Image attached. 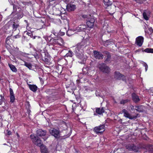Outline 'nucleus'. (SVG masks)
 <instances>
[{
    "label": "nucleus",
    "instance_id": "nucleus-23",
    "mask_svg": "<svg viewBox=\"0 0 153 153\" xmlns=\"http://www.w3.org/2000/svg\"><path fill=\"white\" fill-rule=\"evenodd\" d=\"M27 35L30 36L31 38H33V39H36V38L39 39L40 40H41V37L39 36H33V34L31 32H27Z\"/></svg>",
    "mask_w": 153,
    "mask_h": 153
},
{
    "label": "nucleus",
    "instance_id": "nucleus-19",
    "mask_svg": "<svg viewBox=\"0 0 153 153\" xmlns=\"http://www.w3.org/2000/svg\"><path fill=\"white\" fill-rule=\"evenodd\" d=\"M29 87L30 89L33 92H36L37 88V86L34 85H29Z\"/></svg>",
    "mask_w": 153,
    "mask_h": 153
},
{
    "label": "nucleus",
    "instance_id": "nucleus-17",
    "mask_svg": "<svg viewBox=\"0 0 153 153\" xmlns=\"http://www.w3.org/2000/svg\"><path fill=\"white\" fill-rule=\"evenodd\" d=\"M104 53L107 55V58L105 61V62H109L110 61L111 56L109 53L107 51H105L104 52Z\"/></svg>",
    "mask_w": 153,
    "mask_h": 153
},
{
    "label": "nucleus",
    "instance_id": "nucleus-4",
    "mask_svg": "<svg viewBox=\"0 0 153 153\" xmlns=\"http://www.w3.org/2000/svg\"><path fill=\"white\" fill-rule=\"evenodd\" d=\"M98 66L99 69L103 72L108 73L110 71L109 68L104 63L99 64Z\"/></svg>",
    "mask_w": 153,
    "mask_h": 153
},
{
    "label": "nucleus",
    "instance_id": "nucleus-39",
    "mask_svg": "<svg viewBox=\"0 0 153 153\" xmlns=\"http://www.w3.org/2000/svg\"><path fill=\"white\" fill-rule=\"evenodd\" d=\"M0 96L1 97V99H0L1 100L4 101V96H3L2 94H1Z\"/></svg>",
    "mask_w": 153,
    "mask_h": 153
},
{
    "label": "nucleus",
    "instance_id": "nucleus-10",
    "mask_svg": "<svg viewBox=\"0 0 153 153\" xmlns=\"http://www.w3.org/2000/svg\"><path fill=\"white\" fill-rule=\"evenodd\" d=\"M46 131L42 129H39L36 131V135L37 136H44L46 134Z\"/></svg>",
    "mask_w": 153,
    "mask_h": 153
},
{
    "label": "nucleus",
    "instance_id": "nucleus-8",
    "mask_svg": "<svg viewBox=\"0 0 153 153\" xmlns=\"http://www.w3.org/2000/svg\"><path fill=\"white\" fill-rule=\"evenodd\" d=\"M94 57L97 59H101L103 58V55L99 52L97 51H93Z\"/></svg>",
    "mask_w": 153,
    "mask_h": 153
},
{
    "label": "nucleus",
    "instance_id": "nucleus-32",
    "mask_svg": "<svg viewBox=\"0 0 153 153\" xmlns=\"http://www.w3.org/2000/svg\"><path fill=\"white\" fill-rule=\"evenodd\" d=\"M73 53L70 50L68 51V53L65 56L68 57V56L71 57L73 56Z\"/></svg>",
    "mask_w": 153,
    "mask_h": 153
},
{
    "label": "nucleus",
    "instance_id": "nucleus-40",
    "mask_svg": "<svg viewBox=\"0 0 153 153\" xmlns=\"http://www.w3.org/2000/svg\"><path fill=\"white\" fill-rule=\"evenodd\" d=\"M130 108L132 110H134L135 109V108H134V106L132 105H130Z\"/></svg>",
    "mask_w": 153,
    "mask_h": 153
},
{
    "label": "nucleus",
    "instance_id": "nucleus-44",
    "mask_svg": "<svg viewBox=\"0 0 153 153\" xmlns=\"http://www.w3.org/2000/svg\"><path fill=\"white\" fill-rule=\"evenodd\" d=\"M86 16L85 15H83L82 17L84 18H86Z\"/></svg>",
    "mask_w": 153,
    "mask_h": 153
},
{
    "label": "nucleus",
    "instance_id": "nucleus-43",
    "mask_svg": "<svg viewBox=\"0 0 153 153\" xmlns=\"http://www.w3.org/2000/svg\"><path fill=\"white\" fill-rule=\"evenodd\" d=\"M3 101H1V100H0V105H1L2 104V102Z\"/></svg>",
    "mask_w": 153,
    "mask_h": 153
},
{
    "label": "nucleus",
    "instance_id": "nucleus-35",
    "mask_svg": "<svg viewBox=\"0 0 153 153\" xmlns=\"http://www.w3.org/2000/svg\"><path fill=\"white\" fill-rule=\"evenodd\" d=\"M143 65L145 67V70L146 71H147L148 68L147 65L145 62H143Z\"/></svg>",
    "mask_w": 153,
    "mask_h": 153
},
{
    "label": "nucleus",
    "instance_id": "nucleus-14",
    "mask_svg": "<svg viewBox=\"0 0 153 153\" xmlns=\"http://www.w3.org/2000/svg\"><path fill=\"white\" fill-rule=\"evenodd\" d=\"M145 107L144 106L140 105L135 106V110L139 112H143L144 111Z\"/></svg>",
    "mask_w": 153,
    "mask_h": 153
},
{
    "label": "nucleus",
    "instance_id": "nucleus-16",
    "mask_svg": "<svg viewBox=\"0 0 153 153\" xmlns=\"http://www.w3.org/2000/svg\"><path fill=\"white\" fill-rule=\"evenodd\" d=\"M33 143L41 147L43 145L41 140L38 137H37Z\"/></svg>",
    "mask_w": 153,
    "mask_h": 153
},
{
    "label": "nucleus",
    "instance_id": "nucleus-20",
    "mask_svg": "<svg viewBox=\"0 0 153 153\" xmlns=\"http://www.w3.org/2000/svg\"><path fill=\"white\" fill-rule=\"evenodd\" d=\"M104 4L105 7H109L112 5L111 2L109 0H104Z\"/></svg>",
    "mask_w": 153,
    "mask_h": 153
},
{
    "label": "nucleus",
    "instance_id": "nucleus-46",
    "mask_svg": "<svg viewBox=\"0 0 153 153\" xmlns=\"http://www.w3.org/2000/svg\"><path fill=\"white\" fill-rule=\"evenodd\" d=\"M16 134H17V137H19V135L17 133H16Z\"/></svg>",
    "mask_w": 153,
    "mask_h": 153
},
{
    "label": "nucleus",
    "instance_id": "nucleus-41",
    "mask_svg": "<svg viewBox=\"0 0 153 153\" xmlns=\"http://www.w3.org/2000/svg\"><path fill=\"white\" fill-rule=\"evenodd\" d=\"M7 134L8 135H10L11 134V132L10 131L7 130Z\"/></svg>",
    "mask_w": 153,
    "mask_h": 153
},
{
    "label": "nucleus",
    "instance_id": "nucleus-12",
    "mask_svg": "<svg viewBox=\"0 0 153 153\" xmlns=\"http://www.w3.org/2000/svg\"><path fill=\"white\" fill-rule=\"evenodd\" d=\"M87 25L90 28H92L94 25L95 19L94 18H91L90 20H87Z\"/></svg>",
    "mask_w": 153,
    "mask_h": 153
},
{
    "label": "nucleus",
    "instance_id": "nucleus-13",
    "mask_svg": "<svg viewBox=\"0 0 153 153\" xmlns=\"http://www.w3.org/2000/svg\"><path fill=\"white\" fill-rule=\"evenodd\" d=\"M132 98L133 101L135 103L138 102L140 101V99L138 96L135 93H133L132 94Z\"/></svg>",
    "mask_w": 153,
    "mask_h": 153
},
{
    "label": "nucleus",
    "instance_id": "nucleus-2",
    "mask_svg": "<svg viewBox=\"0 0 153 153\" xmlns=\"http://www.w3.org/2000/svg\"><path fill=\"white\" fill-rule=\"evenodd\" d=\"M50 42H51L54 46H56L57 45L63 46L64 44L63 39L60 37L58 38L57 39H52L50 40Z\"/></svg>",
    "mask_w": 153,
    "mask_h": 153
},
{
    "label": "nucleus",
    "instance_id": "nucleus-9",
    "mask_svg": "<svg viewBox=\"0 0 153 153\" xmlns=\"http://www.w3.org/2000/svg\"><path fill=\"white\" fill-rule=\"evenodd\" d=\"M104 127L105 126L103 125L97 126L94 128V131L97 134H98L102 132L101 131H100L101 130H104Z\"/></svg>",
    "mask_w": 153,
    "mask_h": 153
},
{
    "label": "nucleus",
    "instance_id": "nucleus-28",
    "mask_svg": "<svg viewBox=\"0 0 153 153\" xmlns=\"http://www.w3.org/2000/svg\"><path fill=\"white\" fill-rule=\"evenodd\" d=\"M130 100L128 99L122 100L120 101V104L124 105L129 102Z\"/></svg>",
    "mask_w": 153,
    "mask_h": 153
},
{
    "label": "nucleus",
    "instance_id": "nucleus-37",
    "mask_svg": "<svg viewBox=\"0 0 153 153\" xmlns=\"http://www.w3.org/2000/svg\"><path fill=\"white\" fill-rule=\"evenodd\" d=\"M82 71H83V73L85 74H86L87 73H88V71H87V72H86L85 71V70H86L87 71L86 68H83L82 69Z\"/></svg>",
    "mask_w": 153,
    "mask_h": 153
},
{
    "label": "nucleus",
    "instance_id": "nucleus-27",
    "mask_svg": "<svg viewBox=\"0 0 153 153\" xmlns=\"http://www.w3.org/2000/svg\"><path fill=\"white\" fill-rule=\"evenodd\" d=\"M24 65L26 66L29 69H30L32 68V65L31 64L29 63H27L25 61H24Z\"/></svg>",
    "mask_w": 153,
    "mask_h": 153
},
{
    "label": "nucleus",
    "instance_id": "nucleus-29",
    "mask_svg": "<svg viewBox=\"0 0 153 153\" xmlns=\"http://www.w3.org/2000/svg\"><path fill=\"white\" fill-rule=\"evenodd\" d=\"M144 51L148 53H153V49L147 48L144 50Z\"/></svg>",
    "mask_w": 153,
    "mask_h": 153
},
{
    "label": "nucleus",
    "instance_id": "nucleus-36",
    "mask_svg": "<svg viewBox=\"0 0 153 153\" xmlns=\"http://www.w3.org/2000/svg\"><path fill=\"white\" fill-rule=\"evenodd\" d=\"M9 91L10 92V96L14 95L13 90L11 88H10Z\"/></svg>",
    "mask_w": 153,
    "mask_h": 153
},
{
    "label": "nucleus",
    "instance_id": "nucleus-25",
    "mask_svg": "<svg viewBox=\"0 0 153 153\" xmlns=\"http://www.w3.org/2000/svg\"><path fill=\"white\" fill-rule=\"evenodd\" d=\"M146 149L148 151L151 152H153V146L149 145L146 147Z\"/></svg>",
    "mask_w": 153,
    "mask_h": 153
},
{
    "label": "nucleus",
    "instance_id": "nucleus-31",
    "mask_svg": "<svg viewBox=\"0 0 153 153\" xmlns=\"http://www.w3.org/2000/svg\"><path fill=\"white\" fill-rule=\"evenodd\" d=\"M18 26H19V25L16 24L15 22H14V24L12 25L13 30L14 31L16 30Z\"/></svg>",
    "mask_w": 153,
    "mask_h": 153
},
{
    "label": "nucleus",
    "instance_id": "nucleus-7",
    "mask_svg": "<svg viewBox=\"0 0 153 153\" xmlns=\"http://www.w3.org/2000/svg\"><path fill=\"white\" fill-rule=\"evenodd\" d=\"M144 38L142 36H139L136 38V43L137 45L139 46H141L143 42Z\"/></svg>",
    "mask_w": 153,
    "mask_h": 153
},
{
    "label": "nucleus",
    "instance_id": "nucleus-24",
    "mask_svg": "<svg viewBox=\"0 0 153 153\" xmlns=\"http://www.w3.org/2000/svg\"><path fill=\"white\" fill-rule=\"evenodd\" d=\"M110 8L111 9L110 10H108V11H110V12L111 13H110L112 14L115 13L116 10V7L114 5H111Z\"/></svg>",
    "mask_w": 153,
    "mask_h": 153
},
{
    "label": "nucleus",
    "instance_id": "nucleus-33",
    "mask_svg": "<svg viewBox=\"0 0 153 153\" xmlns=\"http://www.w3.org/2000/svg\"><path fill=\"white\" fill-rule=\"evenodd\" d=\"M10 102H13L15 100V97L14 95H10Z\"/></svg>",
    "mask_w": 153,
    "mask_h": 153
},
{
    "label": "nucleus",
    "instance_id": "nucleus-42",
    "mask_svg": "<svg viewBox=\"0 0 153 153\" xmlns=\"http://www.w3.org/2000/svg\"><path fill=\"white\" fill-rule=\"evenodd\" d=\"M9 39V37H7L6 39V42L7 43H9V42H8V40Z\"/></svg>",
    "mask_w": 153,
    "mask_h": 153
},
{
    "label": "nucleus",
    "instance_id": "nucleus-22",
    "mask_svg": "<svg viewBox=\"0 0 153 153\" xmlns=\"http://www.w3.org/2000/svg\"><path fill=\"white\" fill-rule=\"evenodd\" d=\"M41 152L42 153H48L47 148L44 145H43L41 147Z\"/></svg>",
    "mask_w": 153,
    "mask_h": 153
},
{
    "label": "nucleus",
    "instance_id": "nucleus-21",
    "mask_svg": "<svg viewBox=\"0 0 153 153\" xmlns=\"http://www.w3.org/2000/svg\"><path fill=\"white\" fill-rule=\"evenodd\" d=\"M96 111L98 114H100L104 112V110L103 108L101 109L100 108H97L96 109Z\"/></svg>",
    "mask_w": 153,
    "mask_h": 153
},
{
    "label": "nucleus",
    "instance_id": "nucleus-30",
    "mask_svg": "<svg viewBox=\"0 0 153 153\" xmlns=\"http://www.w3.org/2000/svg\"><path fill=\"white\" fill-rule=\"evenodd\" d=\"M30 137L32 140V141L33 142L37 139V137H36L35 135L33 134H32L30 136Z\"/></svg>",
    "mask_w": 153,
    "mask_h": 153
},
{
    "label": "nucleus",
    "instance_id": "nucleus-45",
    "mask_svg": "<svg viewBox=\"0 0 153 153\" xmlns=\"http://www.w3.org/2000/svg\"><path fill=\"white\" fill-rule=\"evenodd\" d=\"M120 123H122V119H120Z\"/></svg>",
    "mask_w": 153,
    "mask_h": 153
},
{
    "label": "nucleus",
    "instance_id": "nucleus-15",
    "mask_svg": "<svg viewBox=\"0 0 153 153\" xmlns=\"http://www.w3.org/2000/svg\"><path fill=\"white\" fill-rule=\"evenodd\" d=\"M86 28V26L85 25H80L76 28V30L79 32L84 31L85 30Z\"/></svg>",
    "mask_w": 153,
    "mask_h": 153
},
{
    "label": "nucleus",
    "instance_id": "nucleus-6",
    "mask_svg": "<svg viewBox=\"0 0 153 153\" xmlns=\"http://www.w3.org/2000/svg\"><path fill=\"white\" fill-rule=\"evenodd\" d=\"M122 112L124 114V116L126 118H128L130 119H136L137 116H132L125 109H123L122 110Z\"/></svg>",
    "mask_w": 153,
    "mask_h": 153
},
{
    "label": "nucleus",
    "instance_id": "nucleus-34",
    "mask_svg": "<svg viewBox=\"0 0 153 153\" xmlns=\"http://www.w3.org/2000/svg\"><path fill=\"white\" fill-rule=\"evenodd\" d=\"M143 16L144 19L146 20L149 19V18L147 16V13L146 12H144L143 13Z\"/></svg>",
    "mask_w": 153,
    "mask_h": 153
},
{
    "label": "nucleus",
    "instance_id": "nucleus-1",
    "mask_svg": "<svg viewBox=\"0 0 153 153\" xmlns=\"http://www.w3.org/2000/svg\"><path fill=\"white\" fill-rule=\"evenodd\" d=\"M90 42L88 39H83L80 43L77 44L74 48V51L76 56L80 59H82L83 57V49L88 45Z\"/></svg>",
    "mask_w": 153,
    "mask_h": 153
},
{
    "label": "nucleus",
    "instance_id": "nucleus-3",
    "mask_svg": "<svg viewBox=\"0 0 153 153\" xmlns=\"http://www.w3.org/2000/svg\"><path fill=\"white\" fill-rule=\"evenodd\" d=\"M126 148L129 151H134L135 152H137L139 150L138 147L134 144H128L126 146Z\"/></svg>",
    "mask_w": 153,
    "mask_h": 153
},
{
    "label": "nucleus",
    "instance_id": "nucleus-47",
    "mask_svg": "<svg viewBox=\"0 0 153 153\" xmlns=\"http://www.w3.org/2000/svg\"><path fill=\"white\" fill-rule=\"evenodd\" d=\"M52 48L53 49H54V48Z\"/></svg>",
    "mask_w": 153,
    "mask_h": 153
},
{
    "label": "nucleus",
    "instance_id": "nucleus-26",
    "mask_svg": "<svg viewBox=\"0 0 153 153\" xmlns=\"http://www.w3.org/2000/svg\"><path fill=\"white\" fill-rule=\"evenodd\" d=\"M9 67L11 70L13 72H16L17 71V69L14 65L12 64H9Z\"/></svg>",
    "mask_w": 153,
    "mask_h": 153
},
{
    "label": "nucleus",
    "instance_id": "nucleus-38",
    "mask_svg": "<svg viewBox=\"0 0 153 153\" xmlns=\"http://www.w3.org/2000/svg\"><path fill=\"white\" fill-rule=\"evenodd\" d=\"M20 37V36L18 34H17L16 35L14 36H13V38L17 39Z\"/></svg>",
    "mask_w": 153,
    "mask_h": 153
},
{
    "label": "nucleus",
    "instance_id": "nucleus-11",
    "mask_svg": "<svg viewBox=\"0 0 153 153\" xmlns=\"http://www.w3.org/2000/svg\"><path fill=\"white\" fill-rule=\"evenodd\" d=\"M76 8V6L75 4H68L67 5L66 9L69 12L74 10Z\"/></svg>",
    "mask_w": 153,
    "mask_h": 153
},
{
    "label": "nucleus",
    "instance_id": "nucleus-5",
    "mask_svg": "<svg viewBox=\"0 0 153 153\" xmlns=\"http://www.w3.org/2000/svg\"><path fill=\"white\" fill-rule=\"evenodd\" d=\"M50 134L56 138H59L60 137V131L59 129L53 128L50 130Z\"/></svg>",
    "mask_w": 153,
    "mask_h": 153
},
{
    "label": "nucleus",
    "instance_id": "nucleus-18",
    "mask_svg": "<svg viewBox=\"0 0 153 153\" xmlns=\"http://www.w3.org/2000/svg\"><path fill=\"white\" fill-rule=\"evenodd\" d=\"M122 77V75L119 71H116L114 73V77L117 79H120Z\"/></svg>",
    "mask_w": 153,
    "mask_h": 153
}]
</instances>
